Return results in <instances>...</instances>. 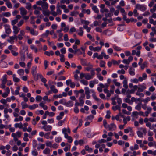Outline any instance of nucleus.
<instances>
[{"mask_svg": "<svg viewBox=\"0 0 156 156\" xmlns=\"http://www.w3.org/2000/svg\"><path fill=\"white\" fill-rule=\"evenodd\" d=\"M116 128V125L113 123H112L108 125L107 129H108L109 131H114L115 129Z\"/></svg>", "mask_w": 156, "mask_h": 156, "instance_id": "f257e3e1", "label": "nucleus"}, {"mask_svg": "<svg viewBox=\"0 0 156 156\" xmlns=\"http://www.w3.org/2000/svg\"><path fill=\"white\" fill-rule=\"evenodd\" d=\"M85 95L83 94H82L79 98V102L80 103V105L83 106L84 103V101L83 99L85 98Z\"/></svg>", "mask_w": 156, "mask_h": 156, "instance_id": "f03ea898", "label": "nucleus"}, {"mask_svg": "<svg viewBox=\"0 0 156 156\" xmlns=\"http://www.w3.org/2000/svg\"><path fill=\"white\" fill-rule=\"evenodd\" d=\"M139 87L138 90V92H142L144 89L146 88V84L144 83L141 85H139Z\"/></svg>", "mask_w": 156, "mask_h": 156, "instance_id": "7ed1b4c3", "label": "nucleus"}, {"mask_svg": "<svg viewBox=\"0 0 156 156\" xmlns=\"http://www.w3.org/2000/svg\"><path fill=\"white\" fill-rule=\"evenodd\" d=\"M85 90V94L86 95V98L89 99L90 98V91L89 88L87 87H85L84 88Z\"/></svg>", "mask_w": 156, "mask_h": 156, "instance_id": "20e7f679", "label": "nucleus"}, {"mask_svg": "<svg viewBox=\"0 0 156 156\" xmlns=\"http://www.w3.org/2000/svg\"><path fill=\"white\" fill-rule=\"evenodd\" d=\"M136 8L143 11H145L146 9V7L144 5L138 4L136 5Z\"/></svg>", "mask_w": 156, "mask_h": 156, "instance_id": "39448f33", "label": "nucleus"}, {"mask_svg": "<svg viewBox=\"0 0 156 156\" xmlns=\"http://www.w3.org/2000/svg\"><path fill=\"white\" fill-rule=\"evenodd\" d=\"M25 34V32L23 30H21L20 32V34H18L17 37V39L18 38L20 40H22L23 38V36H24Z\"/></svg>", "mask_w": 156, "mask_h": 156, "instance_id": "423d86ee", "label": "nucleus"}, {"mask_svg": "<svg viewBox=\"0 0 156 156\" xmlns=\"http://www.w3.org/2000/svg\"><path fill=\"white\" fill-rule=\"evenodd\" d=\"M42 128L45 131H50L51 130L52 127L50 125H44L42 126Z\"/></svg>", "mask_w": 156, "mask_h": 156, "instance_id": "0eeeda50", "label": "nucleus"}, {"mask_svg": "<svg viewBox=\"0 0 156 156\" xmlns=\"http://www.w3.org/2000/svg\"><path fill=\"white\" fill-rule=\"evenodd\" d=\"M13 33L16 35L19 32L20 29L16 26H14L13 27Z\"/></svg>", "mask_w": 156, "mask_h": 156, "instance_id": "6e6552de", "label": "nucleus"}, {"mask_svg": "<svg viewBox=\"0 0 156 156\" xmlns=\"http://www.w3.org/2000/svg\"><path fill=\"white\" fill-rule=\"evenodd\" d=\"M4 26L6 33L7 34H10L11 32V30L9 26L6 24L4 25Z\"/></svg>", "mask_w": 156, "mask_h": 156, "instance_id": "1a4fd4ad", "label": "nucleus"}, {"mask_svg": "<svg viewBox=\"0 0 156 156\" xmlns=\"http://www.w3.org/2000/svg\"><path fill=\"white\" fill-rule=\"evenodd\" d=\"M15 39H16V40H17V37L15 34H14L13 36L10 37L9 39V40H8L7 41L9 42H11V44H12V43L14 42L13 41Z\"/></svg>", "mask_w": 156, "mask_h": 156, "instance_id": "9d476101", "label": "nucleus"}, {"mask_svg": "<svg viewBox=\"0 0 156 156\" xmlns=\"http://www.w3.org/2000/svg\"><path fill=\"white\" fill-rule=\"evenodd\" d=\"M20 14L22 16H23L27 14V12L26 10L23 7H21L20 9Z\"/></svg>", "mask_w": 156, "mask_h": 156, "instance_id": "9b49d317", "label": "nucleus"}, {"mask_svg": "<svg viewBox=\"0 0 156 156\" xmlns=\"http://www.w3.org/2000/svg\"><path fill=\"white\" fill-rule=\"evenodd\" d=\"M42 8L43 10H46L48 9V4L46 2H43V4L41 5Z\"/></svg>", "mask_w": 156, "mask_h": 156, "instance_id": "f8f14e48", "label": "nucleus"}, {"mask_svg": "<svg viewBox=\"0 0 156 156\" xmlns=\"http://www.w3.org/2000/svg\"><path fill=\"white\" fill-rule=\"evenodd\" d=\"M51 90L54 93L56 94L58 92V90L55 88V87L54 85H51L50 86Z\"/></svg>", "mask_w": 156, "mask_h": 156, "instance_id": "ddd939ff", "label": "nucleus"}, {"mask_svg": "<svg viewBox=\"0 0 156 156\" xmlns=\"http://www.w3.org/2000/svg\"><path fill=\"white\" fill-rule=\"evenodd\" d=\"M101 56L102 57L101 59L103 58V57L105 59H107L109 58V56L108 55H106L104 52L103 51L101 53Z\"/></svg>", "mask_w": 156, "mask_h": 156, "instance_id": "4468645a", "label": "nucleus"}, {"mask_svg": "<svg viewBox=\"0 0 156 156\" xmlns=\"http://www.w3.org/2000/svg\"><path fill=\"white\" fill-rule=\"evenodd\" d=\"M42 12L43 14L45 16H49L50 14V12L48 10H43Z\"/></svg>", "mask_w": 156, "mask_h": 156, "instance_id": "2eb2a0df", "label": "nucleus"}, {"mask_svg": "<svg viewBox=\"0 0 156 156\" xmlns=\"http://www.w3.org/2000/svg\"><path fill=\"white\" fill-rule=\"evenodd\" d=\"M50 150L48 147L45 148L43 151V153L44 154H50Z\"/></svg>", "mask_w": 156, "mask_h": 156, "instance_id": "dca6fc26", "label": "nucleus"}, {"mask_svg": "<svg viewBox=\"0 0 156 156\" xmlns=\"http://www.w3.org/2000/svg\"><path fill=\"white\" fill-rule=\"evenodd\" d=\"M12 77L13 80L15 82L17 83L19 82L20 81V79L17 78L15 74H13Z\"/></svg>", "mask_w": 156, "mask_h": 156, "instance_id": "f3484780", "label": "nucleus"}, {"mask_svg": "<svg viewBox=\"0 0 156 156\" xmlns=\"http://www.w3.org/2000/svg\"><path fill=\"white\" fill-rule=\"evenodd\" d=\"M101 56V54L99 55L98 53H95L93 55V58L94 59L95 58H97L99 59H101L102 57Z\"/></svg>", "mask_w": 156, "mask_h": 156, "instance_id": "a211bd4d", "label": "nucleus"}, {"mask_svg": "<svg viewBox=\"0 0 156 156\" xmlns=\"http://www.w3.org/2000/svg\"><path fill=\"white\" fill-rule=\"evenodd\" d=\"M142 105V103L141 102H140V103H139L137 105H136L135 107V108L138 110V111H140L141 109V107Z\"/></svg>", "mask_w": 156, "mask_h": 156, "instance_id": "6ab92c4d", "label": "nucleus"}, {"mask_svg": "<svg viewBox=\"0 0 156 156\" xmlns=\"http://www.w3.org/2000/svg\"><path fill=\"white\" fill-rule=\"evenodd\" d=\"M135 69L132 68H130L129 70V73L131 75L133 76L135 75Z\"/></svg>", "mask_w": 156, "mask_h": 156, "instance_id": "aec40b11", "label": "nucleus"}, {"mask_svg": "<svg viewBox=\"0 0 156 156\" xmlns=\"http://www.w3.org/2000/svg\"><path fill=\"white\" fill-rule=\"evenodd\" d=\"M34 76L35 80L37 81L38 79V78H40L41 79L42 75L40 74H35Z\"/></svg>", "mask_w": 156, "mask_h": 156, "instance_id": "412c9836", "label": "nucleus"}, {"mask_svg": "<svg viewBox=\"0 0 156 156\" xmlns=\"http://www.w3.org/2000/svg\"><path fill=\"white\" fill-rule=\"evenodd\" d=\"M38 107V105L37 104H33L32 105L29 106V107H28V108L31 110H33V109H34L35 108Z\"/></svg>", "mask_w": 156, "mask_h": 156, "instance_id": "4be33fe9", "label": "nucleus"}, {"mask_svg": "<svg viewBox=\"0 0 156 156\" xmlns=\"http://www.w3.org/2000/svg\"><path fill=\"white\" fill-rule=\"evenodd\" d=\"M80 61L81 62V64L82 65L85 66L88 65L87 63L86 62V59L84 58H81Z\"/></svg>", "mask_w": 156, "mask_h": 156, "instance_id": "5701e85b", "label": "nucleus"}, {"mask_svg": "<svg viewBox=\"0 0 156 156\" xmlns=\"http://www.w3.org/2000/svg\"><path fill=\"white\" fill-rule=\"evenodd\" d=\"M44 54L46 55L49 56L50 55H53L54 54V53L53 51H51L50 52L45 51L44 52Z\"/></svg>", "mask_w": 156, "mask_h": 156, "instance_id": "b1692460", "label": "nucleus"}, {"mask_svg": "<svg viewBox=\"0 0 156 156\" xmlns=\"http://www.w3.org/2000/svg\"><path fill=\"white\" fill-rule=\"evenodd\" d=\"M85 78L87 80H89L93 78V77L90 75L89 73L85 74Z\"/></svg>", "mask_w": 156, "mask_h": 156, "instance_id": "393cba45", "label": "nucleus"}, {"mask_svg": "<svg viewBox=\"0 0 156 156\" xmlns=\"http://www.w3.org/2000/svg\"><path fill=\"white\" fill-rule=\"evenodd\" d=\"M26 5L25 7L26 9L28 10H30L32 8V6L31 4L30 3H26Z\"/></svg>", "mask_w": 156, "mask_h": 156, "instance_id": "a878e982", "label": "nucleus"}, {"mask_svg": "<svg viewBox=\"0 0 156 156\" xmlns=\"http://www.w3.org/2000/svg\"><path fill=\"white\" fill-rule=\"evenodd\" d=\"M123 87L127 89L128 88V86L127 85V81L126 80H124L123 82Z\"/></svg>", "mask_w": 156, "mask_h": 156, "instance_id": "bb28decb", "label": "nucleus"}, {"mask_svg": "<svg viewBox=\"0 0 156 156\" xmlns=\"http://www.w3.org/2000/svg\"><path fill=\"white\" fill-rule=\"evenodd\" d=\"M15 128H21L23 127V125L22 123L20 122L19 123H16L15 124Z\"/></svg>", "mask_w": 156, "mask_h": 156, "instance_id": "cd10ccee", "label": "nucleus"}, {"mask_svg": "<svg viewBox=\"0 0 156 156\" xmlns=\"http://www.w3.org/2000/svg\"><path fill=\"white\" fill-rule=\"evenodd\" d=\"M83 28L82 27H80L79 28V32L78 33V34L80 36L83 35Z\"/></svg>", "mask_w": 156, "mask_h": 156, "instance_id": "c85d7f7f", "label": "nucleus"}, {"mask_svg": "<svg viewBox=\"0 0 156 156\" xmlns=\"http://www.w3.org/2000/svg\"><path fill=\"white\" fill-rule=\"evenodd\" d=\"M49 34V31L47 30L46 31L45 33L43 34L42 35V37H47Z\"/></svg>", "mask_w": 156, "mask_h": 156, "instance_id": "c756f323", "label": "nucleus"}, {"mask_svg": "<svg viewBox=\"0 0 156 156\" xmlns=\"http://www.w3.org/2000/svg\"><path fill=\"white\" fill-rule=\"evenodd\" d=\"M85 150L89 152H91L93 151V149L91 148H90L88 145H86L85 147Z\"/></svg>", "mask_w": 156, "mask_h": 156, "instance_id": "7c9ffc66", "label": "nucleus"}, {"mask_svg": "<svg viewBox=\"0 0 156 156\" xmlns=\"http://www.w3.org/2000/svg\"><path fill=\"white\" fill-rule=\"evenodd\" d=\"M92 9L96 13H98L99 12V10L97 8L96 6H93L92 7Z\"/></svg>", "mask_w": 156, "mask_h": 156, "instance_id": "2f4dec72", "label": "nucleus"}, {"mask_svg": "<svg viewBox=\"0 0 156 156\" xmlns=\"http://www.w3.org/2000/svg\"><path fill=\"white\" fill-rule=\"evenodd\" d=\"M30 33L33 35H38V32L37 31H35L34 29H31L30 30Z\"/></svg>", "mask_w": 156, "mask_h": 156, "instance_id": "473e14b6", "label": "nucleus"}, {"mask_svg": "<svg viewBox=\"0 0 156 156\" xmlns=\"http://www.w3.org/2000/svg\"><path fill=\"white\" fill-rule=\"evenodd\" d=\"M131 101L132 102H136L137 101H140V98L136 99L135 98L133 97L131 98Z\"/></svg>", "mask_w": 156, "mask_h": 156, "instance_id": "72a5a7b5", "label": "nucleus"}, {"mask_svg": "<svg viewBox=\"0 0 156 156\" xmlns=\"http://www.w3.org/2000/svg\"><path fill=\"white\" fill-rule=\"evenodd\" d=\"M2 15L3 16L7 17H9L11 16V13L8 12L3 13Z\"/></svg>", "mask_w": 156, "mask_h": 156, "instance_id": "f704fd0d", "label": "nucleus"}, {"mask_svg": "<svg viewBox=\"0 0 156 156\" xmlns=\"http://www.w3.org/2000/svg\"><path fill=\"white\" fill-rule=\"evenodd\" d=\"M21 54V59L22 61H24L25 60V55L24 53L21 52L20 53Z\"/></svg>", "mask_w": 156, "mask_h": 156, "instance_id": "c9c22d12", "label": "nucleus"}, {"mask_svg": "<svg viewBox=\"0 0 156 156\" xmlns=\"http://www.w3.org/2000/svg\"><path fill=\"white\" fill-rule=\"evenodd\" d=\"M37 69V66H34L32 67V73L33 75H34L35 74V72L36 71Z\"/></svg>", "mask_w": 156, "mask_h": 156, "instance_id": "e433bc0d", "label": "nucleus"}, {"mask_svg": "<svg viewBox=\"0 0 156 156\" xmlns=\"http://www.w3.org/2000/svg\"><path fill=\"white\" fill-rule=\"evenodd\" d=\"M94 116L92 115H90L87 117V118L85 119V120L87 121L88 120H91L93 119Z\"/></svg>", "mask_w": 156, "mask_h": 156, "instance_id": "4c0bfd02", "label": "nucleus"}, {"mask_svg": "<svg viewBox=\"0 0 156 156\" xmlns=\"http://www.w3.org/2000/svg\"><path fill=\"white\" fill-rule=\"evenodd\" d=\"M17 73L20 75H22L24 74V71L23 69H20L18 70Z\"/></svg>", "mask_w": 156, "mask_h": 156, "instance_id": "58836bf2", "label": "nucleus"}, {"mask_svg": "<svg viewBox=\"0 0 156 156\" xmlns=\"http://www.w3.org/2000/svg\"><path fill=\"white\" fill-rule=\"evenodd\" d=\"M42 97L39 95H37L36 97V100L37 101H40L42 99Z\"/></svg>", "mask_w": 156, "mask_h": 156, "instance_id": "ea45409f", "label": "nucleus"}, {"mask_svg": "<svg viewBox=\"0 0 156 156\" xmlns=\"http://www.w3.org/2000/svg\"><path fill=\"white\" fill-rule=\"evenodd\" d=\"M46 145L47 147H51L52 146V144L49 141H47L46 142Z\"/></svg>", "mask_w": 156, "mask_h": 156, "instance_id": "a19ab883", "label": "nucleus"}, {"mask_svg": "<svg viewBox=\"0 0 156 156\" xmlns=\"http://www.w3.org/2000/svg\"><path fill=\"white\" fill-rule=\"evenodd\" d=\"M18 22V20L17 19H15L12 20L11 21V24L13 26H15V25Z\"/></svg>", "mask_w": 156, "mask_h": 156, "instance_id": "79ce46f5", "label": "nucleus"}, {"mask_svg": "<svg viewBox=\"0 0 156 156\" xmlns=\"http://www.w3.org/2000/svg\"><path fill=\"white\" fill-rule=\"evenodd\" d=\"M101 47H94V51H99L101 49Z\"/></svg>", "mask_w": 156, "mask_h": 156, "instance_id": "37998d69", "label": "nucleus"}, {"mask_svg": "<svg viewBox=\"0 0 156 156\" xmlns=\"http://www.w3.org/2000/svg\"><path fill=\"white\" fill-rule=\"evenodd\" d=\"M113 82L115 85L117 86H119L120 85V83H119L117 82V80L116 79H114L113 80Z\"/></svg>", "mask_w": 156, "mask_h": 156, "instance_id": "c03bdc74", "label": "nucleus"}, {"mask_svg": "<svg viewBox=\"0 0 156 156\" xmlns=\"http://www.w3.org/2000/svg\"><path fill=\"white\" fill-rule=\"evenodd\" d=\"M78 14V12L77 11H72L70 12V15L71 16H76Z\"/></svg>", "mask_w": 156, "mask_h": 156, "instance_id": "a18cd8bd", "label": "nucleus"}, {"mask_svg": "<svg viewBox=\"0 0 156 156\" xmlns=\"http://www.w3.org/2000/svg\"><path fill=\"white\" fill-rule=\"evenodd\" d=\"M125 101L126 102L129 103V104H131L132 103L131 100H130V98H125Z\"/></svg>", "mask_w": 156, "mask_h": 156, "instance_id": "49530a36", "label": "nucleus"}, {"mask_svg": "<svg viewBox=\"0 0 156 156\" xmlns=\"http://www.w3.org/2000/svg\"><path fill=\"white\" fill-rule=\"evenodd\" d=\"M134 91L133 89H131V90H128L126 92V94H133L134 93Z\"/></svg>", "mask_w": 156, "mask_h": 156, "instance_id": "de8ad7c7", "label": "nucleus"}, {"mask_svg": "<svg viewBox=\"0 0 156 156\" xmlns=\"http://www.w3.org/2000/svg\"><path fill=\"white\" fill-rule=\"evenodd\" d=\"M6 5L7 6V7L9 8H11L12 5L11 4V3L9 2H7L6 3Z\"/></svg>", "mask_w": 156, "mask_h": 156, "instance_id": "09e8293b", "label": "nucleus"}, {"mask_svg": "<svg viewBox=\"0 0 156 156\" xmlns=\"http://www.w3.org/2000/svg\"><path fill=\"white\" fill-rule=\"evenodd\" d=\"M147 63L146 62H144L142 65H141V68L142 69H143L145 67L147 66Z\"/></svg>", "mask_w": 156, "mask_h": 156, "instance_id": "8fccbe9b", "label": "nucleus"}, {"mask_svg": "<svg viewBox=\"0 0 156 156\" xmlns=\"http://www.w3.org/2000/svg\"><path fill=\"white\" fill-rule=\"evenodd\" d=\"M81 82L85 85H87L88 84L87 81L84 80H82L80 81Z\"/></svg>", "mask_w": 156, "mask_h": 156, "instance_id": "3c124183", "label": "nucleus"}, {"mask_svg": "<svg viewBox=\"0 0 156 156\" xmlns=\"http://www.w3.org/2000/svg\"><path fill=\"white\" fill-rule=\"evenodd\" d=\"M60 2L62 3H66L67 4H68L70 3L69 0H62Z\"/></svg>", "mask_w": 156, "mask_h": 156, "instance_id": "603ef678", "label": "nucleus"}, {"mask_svg": "<svg viewBox=\"0 0 156 156\" xmlns=\"http://www.w3.org/2000/svg\"><path fill=\"white\" fill-rule=\"evenodd\" d=\"M78 52V55H82L83 54V53L82 52V51H81L80 50V49H77V50H75L74 51V52L75 53H76V52Z\"/></svg>", "mask_w": 156, "mask_h": 156, "instance_id": "864d4df0", "label": "nucleus"}, {"mask_svg": "<svg viewBox=\"0 0 156 156\" xmlns=\"http://www.w3.org/2000/svg\"><path fill=\"white\" fill-rule=\"evenodd\" d=\"M117 73L119 74H124L125 73V72L123 69H122L121 70H118Z\"/></svg>", "mask_w": 156, "mask_h": 156, "instance_id": "5fc2aeb1", "label": "nucleus"}, {"mask_svg": "<svg viewBox=\"0 0 156 156\" xmlns=\"http://www.w3.org/2000/svg\"><path fill=\"white\" fill-rule=\"evenodd\" d=\"M61 140L62 139L60 137H56L55 139V141L57 143H59V142H60L61 141Z\"/></svg>", "mask_w": 156, "mask_h": 156, "instance_id": "6e6d98bb", "label": "nucleus"}, {"mask_svg": "<svg viewBox=\"0 0 156 156\" xmlns=\"http://www.w3.org/2000/svg\"><path fill=\"white\" fill-rule=\"evenodd\" d=\"M106 142V140L105 139H102L101 140H98V142L99 144H101L105 143Z\"/></svg>", "mask_w": 156, "mask_h": 156, "instance_id": "4d7b16f0", "label": "nucleus"}, {"mask_svg": "<svg viewBox=\"0 0 156 156\" xmlns=\"http://www.w3.org/2000/svg\"><path fill=\"white\" fill-rule=\"evenodd\" d=\"M117 102L118 104H119L120 105L122 103V100L121 99L118 97L117 98Z\"/></svg>", "mask_w": 156, "mask_h": 156, "instance_id": "13d9d810", "label": "nucleus"}, {"mask_svg": "<svg viewBox=\"0 0 156 156\" xmlns=\"http://www.w3.org/2000/svg\"><path fill=\"white\" fill-rule=\"evenodd\" d=\"M32 153L33 156H36L38 155V152L36 149L33 151Z\"/></svg>", "mask_w": 156, "mask_h": 156, "instance_id": "bf43d9fd", "label": "nucleus"}, {"mask_svg": "<svg viewBox=\"0 0 156 156\" xmlns=\"http://www.w3.org/2000/svg\"><path fill=\"white\" fill-rule=\"evenodd\" d=\"M60 61L61 62H64L65 61V59L64 58V56L63 55L61 54L60 55Z\"/></svg>", "mask_w": 156, "mask_h": 156, "instance_id": "052dcab7", "label": "nucleus"}, {"mask_svg": "<svg viewBox=\"0 0 156 156\" xmlns=\"http://www.w3.org/2000/svg\"><path fill=\"white\" fill-rule=\"evenodd\" d=\"M95 84V82L94 81H90V82L89 86L90 87H93Z\"/></svg>", "mask_w": 156, "mask_h": 156, "instance_id": "680f3d73", "label": "nucleus"}, {"mask_svg": "<svg viewBox=\"0 0 156 156\" xmlns=\"http://www.w3.org/2000/svg\"><path fill=\"white\" fill-rule=\"evenodd\" d=\"M24 23V21L23 20H21L19 23L17 24V26L19 27L21 26Z\"/></svg>", "mask_w": 156, "mask_h": 156, "instance_id": "e2e57ef3", "label": "nucleus"}, {"mask_svg": "<svg viewBox=\"0 0 156 156\" xmlns=\"http://www.w3.org/2000/svg\"><path fill=\"white\" fill-rule=\"evenodd\" d=\"M31 48L36 53L37 52L38 50L37 48L35 47L34 46H31Z\"/></svg>", "mask_w": 156, "mask_h": 156, "instance_id": "0e129e2a", "label": "nucleus"}, {"mask_svg": "<svg viewBox=\"0 0 156 156\" xmlns=\"http://www.w3.org/2000/svg\"><path fill=\"white\" fill-rule=\"evenodd\" d=\"M107 115H106V118L107 119H109L110 117V112L109 111H107Z\"/></svg>", "mask_w": 156, "mask_h": 156, "instance_id": "69168bd1", "label": "nucleus"}, {"mask_svg": "<svg viewBox=\"0 0 156 156\" xmlns=\"http://www.w3.org/2000/svg\"><path fill=\"white\" fill-rule=\"evenodd\" d=\"M137 133L138 136L140 137H142L143 136V133L140 131H138L137 132Z\"/></svg>", "mask_w": 156, "mask_h": 156, "instance_id": "338daca9", "label": "nucleus"}, {"mask_svg": "<svg viewBox=\"0 0 156 156\" xmlns=\"http://www.w3.org/2000/svg\"><path fill=\"white\" fill-rule=\"evenodd\" d=\"M150 98L149 97L145 99H143L142 100V101L144 103H147L148 101H150Z\"/></svg>", "mask_w": 156, "mask_h": 156, "instance_id": "774afa93", "label": "nucleus"}]
</instances>
